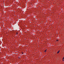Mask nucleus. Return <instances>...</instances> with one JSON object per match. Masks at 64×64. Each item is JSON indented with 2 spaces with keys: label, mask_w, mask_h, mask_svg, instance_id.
<instances>
[{
  "label": "nucleus",
  "mask_w": 64,
  "mask_h": 64,
  "mask_svg": "<svg viewBox=\"0 0 64 64\" xmlns=\"http://www.w3.org/2000/svg\"><path fill=\"white\" fill-rule=\"evenodd\" d=\"M59 52H60V50H58L57 52V53H58H58H59Z\"/></svg>",
  "instance_id": "nucleus-1"
},
{
  "label": "nucleus",
  "mask_w": 64,
  "mask_h": 64,
  "mask_svg": "<svg viewBox=\"0 0 64 64\" xmlns=\"http://www.w3.org/2000/svg\"><path fill=\"white\" fill-rule=\"evenodd\" d=\"M44 52H46V50H44Z\"/></svg>",
  "instance_id": "nucleus-2"
},
{
  "label": "nucleus",
  "mask_w": 64,
  "mask_h": 64,
  "mask_svg": "<svg viewBox=\"0 0 64 64\" xmlns=\"http://www.w3.org/2000/svg\"><path fill=\"white\" fill-rule=\"evenodd\" d=\"M63 61H64V60H62Z\"/></svg>",
  "instance_id": "nucleus-6"
},
{
  "label": "nucleus",
  "mask_w": 64,
  "mask_h": 64,
  "mask_svg": "<svg viewBox=\"0 0 64 64\" xmlns=\"http://www.w3.org/2000/svg\"><path fill=\"white\" fill-rule=\"evenodd\" d=\"M58 41V40H56V41Z\"/></svg>",
  "instance_id": "nucleus-5"
},
{
  "label": "nucleus",
  "mask_w": 64,
  "mask_h": 64,
  "mask_svg": "<svg viewBox=\"0 0 64 64\" xmlns=\"http://www.w3.org/2000/svg\"><path fill=\"white\" fill-rule=\"evenodd\" d=\"M16 34L17 35V34H18V32H16Z\"/></svg>",
  "instance_id": "nucleus-3"
},
{
  "label": "nucleus",
  "mask_w": 64,
  "mask_h": 64,
  "mask_svg": "<svg viewBox=\"0 0 64 64\" xmlns=\"http://www.w3.org/2000/svg\"><path fill=\"white\" fill-rule=\"evenodd\" d=\"M64 57H63V58H62V60H64Z\"/></svg>",
  "instance_id": "nucleus-4"
}]
</instances>
